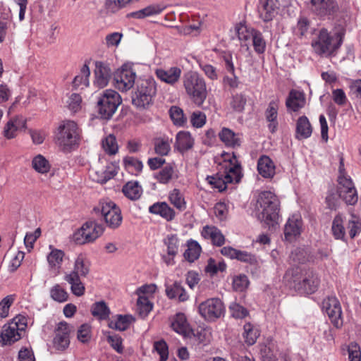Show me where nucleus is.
<instances>
[{
    "mask_svg": "<svg viewBox=\"0 0 361 361\" xmlns=\"http://www.w3.org/2000/svg\"><path fill=\"white\" fill-rule=\"evenodd\" d=\"M222 158L219 171L215 176L207 177L208 183L219 191L225 190L228 183H239L243 176L242 167L233 153H224Z\"/></svg>",
    "mask_w": 361,
    "mask_h": 361,
    "instance_id": "nucleus-1",
    "label": "nucleus"
},
{
    "mask_svg": "<svg viewBox=\"0 0 361 361\" xmlns=\"http://www.w3.org/2000/svg\"><path fill=\"white\" fill-rule=\"evenodd\" d=\"M280 202L276 195L271 191L259 193L256 203L258 218L269 227H274L279 224Z\"/></svg>",
    "mask_w": 361,
    "mask_h": 361,
    "instance_id": "nucleus-2",
    "label": "nucleus"
},
{
    "mask_svg": "<svg viewBox=\"0 0 361 361\" xmlns=\"http://www.w3.org/2000/svg\"><path fill=\"white\" fill-rule=\"evenodd\" d=\"M182 84L190 99L196 106H201L208 94L204 78L197 72L188 71L183 74Z\"/></svg>",
    "mask_w": 361,
    "mask_h": 361,
    "instance_id": "nucleus-3",
    "label": "nucleus"
},
{
    "mask_svg": "<svg viewBox=\"0 0 361 361\" xmlns=\"http://www.w3.org/2000/svg\"><path fill=\"white\" fill-rule=\"evenodd\" d=\"M80 130L73 121L65 120L57 127L54 141L61 150L71 152L79 145Z\"/></svg>",
    "mask_w": 361,
    "mask_h": 361,
    "instance_id": "nucleus-4",
    "label": "nucleus"
},
{
    "mask_svg": "<svg viewBox=\"0 0 361 361\" xmlns=\"http://www.w3.org/2000/svg\"><path fill=\"white\" fill-rule=\"evenodd\" d=\"M157 94V83L152 77L140 78L132 95V103L138 109H146L152 103Z\"/></svg>",
    "mask_w": 361,
    "mask_h": 361,
    "instance_id": "nucleus-5",
    "label": "nucleus"
},
{
    "mask_svg": "<svg viewBox=\"0 0 361 361\" xmlns=\"http://www.w3.org/2000/svg\"><path fill=\"white\" fill-rule=\"evenodd\" d=\"M342 44V37L338 34L331 35L326 29L319 31L317 38L312 41L314 51L321 56L329 57L334 54Z\"/></svg>",
    "mask_w": 361,
    "mask_h": 361,
    "instance_id": "nucleus-6",
    "label": "nucleus"
},
{
    "mask_svg": "<svg viewBox=\"0 0 361 361\" xmlns=\"http://www.w3.org/2000/svg\"><path fill=\"white\" fill-rule=\"evenodd\" d=\"M27 326V319L18 315L12 321L4 324L0 334L2 346L11 345L19 341Z\"/></svg>",
    "mask_w": 361,
    "mask_h": 361,
    "instance_id": "nucleus-7",
    "label": "nucleus"
},
{
    "mask_svg": "<svg viewBox=\"0 0 361 361\" xmlns=\"http://www.w3.org/2000/svg\"><path fill=\"white\" fill-rule=\"evenodd\" d=\"M96 214H100L107 226L115 229L118 228L123 220L120 208L110 200H102L98 204L94 207Z\"/></svg>",
    "mask_w": 361,
    "mask_h": 361,
    "instance_id": "nucleus-8",
    "label": "nucleus"
},
{
    "mask_svg": "<svg viewBox=\"0 0 361 361\" xmlns=\"http://www.w3.org/2000/svg\"><path fill=\"white\" fill-rule=\"evenodd\" d=\"M121 103L120 94L113 90H106L97 100V112L103 119H109Z\"/></svg>",
    "mask_w": 361,
    "mask_h": 361,
    "instance_id": "nucleus-9",
    "label": "nucleus"
},
{
    "mask_svg": "<svg viewBox=\"0 0 361 361\" xmlns=\"http://www.w3.org/2000/svg\"><path fill=\"white\" fill-rule=\"evenodd\" d=\"M298 272V268L288 270L285 274V279L290 282H293L295 284L294 287L302 293L312 294L314 293L319 283L317 275L313 271H308L306 272L302 281H298V278L296 276Z\"/></svg>",
    "mask_w": 361,
    "mask_h": 361,
    "instance_id": "nucleus-10",
    "label": "nucleus"
},
{
    "mask_svg": "<svg viewBox=\"0 0 361 361\" xmlns=\"http://www.w3.org/2000/svg\"><path fill=\"white\" fill-rule=\"evenodd\" d=\"M137 73L133 66L125 63L114 73V83L116 89L121 92H128L135 85Z\"/></svg>",
    "mask_w": 361,
    "mask_h": 361,
    "instance_id": "nucleus-11",
    "label": "nucleus"
},
{
    "mask_svg": "<svg viewBox=\"0 0 361 361\" xmlns=\"http://www.w3.org/2000/svg\"><path fill=\"white\" fill-rule=\"evenodd\" d=\"M104 232L103 226L94 221H89L82 224L73 233V240L78 244L92 243Z\"/></svg>",
    "mask_w": 361,
    "mask_h": 361,
    "instance_id": "nucleus-12",
    "label": "nucleus"
},
{
    "mask_svg": "<svg viewBox=\"0 0 361 361\" xmlns=\"http://www.w3.org/2000/svg\"><path fill=\"white\" fill-rule=\"evenodd\" d=\"M225 307L222 301L217 298H209L198 306V312L206 321L214 322L224 313Z\"/></svg>",
    "mask_w": 361,
    "mask_h": 361,
    "instance_id": "nucleus-13",
    "label": "nucleus"
},
{
    "mask_svg": "<svg viewBox=\"0 0 361 361\" xmlns=\"http://www.w3.org/2000/svg\"><path fill=\"white\" fill-rule=\"evenodd\" d=\"M322 308L336 328L339 329L343 326L341 307L336 298L328 297L324 299L322 302Z\"/></svg>",
    "mask_w": 361,
    "mask_h": 361,
    "instance_id": "nucleus-14",
    "label": "nucleus"
},
{
    "mask_svg": "<svg viewBox=\"0 0 361 361\" xmlns=\"http://www.w3.org/2000/svg\"><path fill=\"white\" fill-rule=\"evenodd\" d=\"M71 330L72 327L66 322H61L57 324L53 339V345L56 350H63L68 347Z\"/></svg>",
    "mask_w": 361,
    "mask_h": 361,
    "instance_id": "nucleus-15",
    "label": "nucleus"
},
{
    "mask_svg": "<svg viewBox=\"0 0 361 361\" xmlns=\"http://www.w3.org/2000/svg\"><path fill=\"white\" fill-rule=\"evenodd\" d=\"M338 183L340 185L338 188L339 196L347 204L350 205L355 204L357 202L358 197L352 180L341 175L338 177Z\"/></svg>",
    "mask_w": 361,
    "mask_h": 361,
    "instance_id": "nucleus-16",
    "label": "nucleus"
},
{
    "mask_svg": "<svg viewBox=\"0 0 361 361\" xmlns=\"http://www.w3.org/2000/svg\"><path fill=\"white\" fill-rule=\"evenodd\" d=\"M49 252L47 255L48 270L52 276H56L61 274L65 253L62 250L57 249L52 245H49Z\"/></svg>",
    "mask_w": 361,
    "mask_h": 361,
    "instance_id": "nucleus-17",
    "label": "nucleus"
},
{
    "mask_svg": "<svg viewBox=\"0 0 361 361\" xmlns=\"http://www.w3.org/2000/svg\"><path fill=\"white\" fill-rule=\"evenodd\" d=\"M257 9L259 18L264 22H268L278 13L279 2L278 0H260Z\"/></svg>",
    "mask_w": 361,
    "mask_h": 361,
    "instance_id": "nucleus-18",
    "label": "nucleus"
},
{
    "mask_svg": "<svg viewBox=\"0 0 361 361\" xmlns=\"http://www.w3.org/2000/svg\"><path fill=\"white\" fill-rule=\"evenodd\" d=\"M111 75V70L109 66L104 62L95 63L94 85L99 89L107 86Z\"/></svg>",
    "mask_w": 361,
    "mask_h": 361,
    "instance_id": "nucleus-19",
    "label": "nucleus"
},
{
    "mask_svg": "<svg viewBox=\"0 0 361 361\" xmlns=\"http://www.w3.org/2000/svg\"><path fill=\"white\" fill-rule=\"evenodd\" d=\"M311 4L312 9L321 16L334 14L338 10L336 0H311Z\"/></svg>",
    "mask_w": 361,
    "mask_h": 361,
    "instance_id": "nucleus-20",
    "label": "nucleus"
},
{
    "mask_svg": "<svg viewBox=\"0 0 361 361\" xmlns=\"http://www.w3.org/2000/svg\"><path fill=\"white\" fill-rule=\"evenodd\" d=\"M302 219L299 214L292 215L287 221L284 228V235L287 240H292L299 235L302 231Z\"/></svg>",
    "mask_w": 361,
    "mask_h": 361,
    "instance_id": "nucleus-21",
    "label": "nucleus"
},
{
    "mask_svg": "<svg viewBox=\"0 0 361 361\" xmlns=\"http://www.w3.org/2000/svg\"><path fill=\"white\" fill-rule=\"evenodd\" d=\"M118 173V167L114 164H109L105 169H94L90 171V177L94 181L104 183L113 178Z\"/></svg>",
    "mask_w": 361,
    "mask_h": 361,
    "instance_id": "nucleus-22",
    "label": "nucleus"
},
{
    "mask_svg": "<svg viewBox=\"0 0 361 361\" xmlns=\"http://www.w3.org/2000/svg\"><path fill=\"white\" fill-rule=\"evenodd\" d=\"M25 128H26V120L21 116H17L6 123L4 129V135L7 139L14 138L18 131Z\"/></svg>",
    "mask_w": 361,
    "mask_h": 361,
    "instance_id": "nucleus-23",
    "label": "nucleus"
},
{
    "mask_svg": "<svg viewBox=\"0 0 361 361\" xmlns=\"http://www.w3.org/2000/svg\"><path fill=\"white\" fill-rule=\"evenodd\" d=\"M149 212L159 215L167 221H173L176 216L174 209L165 202H158L153 204L149 207Z\"/></svg>",
    "mask_w": 361,
    "mask_h": 361,
    "instance_id": "nucleus-24",
    "label": "nucleus"
},
{
    "mask_svg": "<svg viewBox=\"0 0 361 361\" xmlns=\"http://www.w3.org/2000/svg\"><path fill=\"white\" fill-rule=\"evenodd\" d=\"M276 167L273 161L269 157L261 156L257 161V171L259 173L265 178H271L275 175Z\"/></svg>",
    "mask_w": 361,
    "mask_h": 361,
    "instance_id": "nucleus-25",
    "label": "nucleus"
},
{
    "mask_svg": "<svg viewBox=\"0 0 361 361\" xmlns=\"http://www.w3.org/2000/svg\"><path fill=\"white\" fill-rule=\"evenodd\" d=\"M278 109L279 100L274 99L269 103L268 107L265 111V118L269 123L268 128L271 133H274L278 128Z\"/></svg>",
    "mask_w": 361,
    "mask_h": 361,
    "instance_id": "nucleus-26",
    "label": "nucleus"
},
{
    "mask_svg": "<svg viewBox=\"0 0 361 361\" xmlns=\"http://www.w3.org/2000/svg\"><path fill=\"white\" fill-rule=\"evenodd\" d=\"M156 75L161 81L169 85H174L180 78L181 70L178 67H171L167 70L160 68L156 71Z\"/></svg>",
    "mask_w": 361,
    "mask_h": 361,
    "instance_id": "nucleus-27",
    "label": "nucleus"
},
{
    "mask_svg": "<svg viewBox=\"0 0 361 361\" xmlns=\"http://www.w3.org/2000/svg\"><path fill=\"white\" fill-rule=\"evenodd\" d=\"M201 234L204 238L211 240L212 243L216 246H221L225 243L224 235L215 226H204Z\"/></svg>",
    "mask_w": 361,
    "mask_h": 361,
    "instance_id": "nucleus-28",
    "label": "nucleus"
},
{
    "mask_svg": "<svg viewBox=\"0 0 361 361\" xmlns=\"http://www.w3.org/2000/svg\"><path fill=\"white\" fill-rule=\"evenodd\" d=\"M305 104V97L302 92L292 90L286 99V105L288 109L297 111L302 108Z\"/></svg>",
    "mask_w": 361,
    "mask_h": 361,
    "instance_id": "nucleus-29",
    "label": "nucleus"
},
{
    "mask_svg": "<svg viewBox=\"0 0 361 361\" xmlns=\"http://www.w3.org/2000/svg\"><path fill=\"white\" fill-rule=\"evenodd\" d=\"M122 192L124 195L132 201L139 200L142 193L143 190L138 181H128L122 188Z\"/></svg>",
    "mask_w": 361,
    "mask_h": 361,
    "instance_id": "nucleus-30",
    "label": "nucleus"
},
{
    "mask_svg": "<svg viewBox=\"0 0 361 361\" xmlns=\"http://www.w3.org/2000/svg\"><path fill=\"white\" fill-rule=\"evenodd\" d=\"M194 140L188 131H180L176 134L174 147L179 152H183L192 147Z\"/></svg>",
    "mask_w": 361,
    "mask_h": 361,
    "instance_id": "nucleus-31",
    "label": "nucleus"
},
{
    "mask_svg": "<svg viewBox=\"0 0 361 361\" xmlns=\"http://www.w3.org/2000/svg\"><path fill=\"white\" fill-rule=\"evenodd\" d=\"M220 140L228 147H239L241 143V137L239 134L235 133L228 128H223L219 133Z\"/></svg>",
    "mask_w": 361,
    "mask_h": 361,
    "instance_id": "nucleus-32",
    "label": "nucleus"
},
{
    "mask_svg": "<svg viewBox=\"0 0 361 361\" xmlns=\"http://www.w3.org/2000/svg\"><path fill=\"white\" fill-rule=\"evenodd\" d=\"M64 280L71 285V290L73 295L76 296H82L85 293V285L79 277L75 273H66Z\"/></svg>",
    "mask_w": 361,
    "mask_h": 361,
    "instance_id": "nucleus-33",
    "label": "nucleus"
},
{
    "mask_svg": "<svg viewBox=\"0 0 361 361\" xmlns=\"http://www.w3.org/2000/svg\"><path fill=\"white\" fill-rule=\"evenodd\" d=\"M178 178L176 166L173 164H169L163 167L155 176L157 180L162 184H167L173 179Z\"/></svg>",
    "mask_w": 361,
    "mask_h": 361,
    "instance_id": "nucleus-34",
    "label": "nucleus"
},
{
    "mask_svg": "<svg viewBox=\"0 0 361 361\" xmlns=\"http://www.w3.org/2000/svg\"><path fill=\"white\" fill-rule=\"evenodd\" d=\"M312 133V126L308 118L305 116H300L296 123V138L302 140L308 138Z\"/></svg>",
    "mask_w": 361,
    "mask_h": 361,
    "instance_id": "nucleus-35",
    "label": "nucleus"
},
{
    "mask_svg": "<svg viewBox=\"0 0 361 361\" xmlns=\"http://www.w3.org/2000/svg\"><path fill=\"white\" fill-rule=\"evenodd\" d=\"M166 293L170 299L178 298L180 302H185L188 300L189 295L180 283L175 282L166 288Z\"/></svg>",
    "mask_w": 361,
    "mask_h": 361,
    "instance_id": "nucleus-36",
    "label": "nucleus"
},
{
    "mask_svg": "<svg viewBox=\"0 0 361 361\" xmlns=\"http://www.w3.org/2000/svg\"><path fill=\"white\" fill-rule=\"evenodd\" d=\"M171 327L176 333L185 336L189 332V325L185 315L183 313H178L174 317Z\"/></svg>",
    "mask_w": 361,
    "mask_h": 361,
    "instance_id": "nucleus-37",
    "label": "nucleus"
},
{
    "mask_svg": "<svg viewBox=\"0 0 361 361\" xmlns=\"http://www.w3.org/2000/svg\"><path fill=\"white\" fill-rule=\"evenodd\" d=\"M259 329L251 323H246L242 334L245 343L248 345H254L259 336Z\"/></svg>",
    "mask_w": 361,
    "mask_h": 361,
    "instance_id": "nucleus-38",
    "label": "nucleus"
},
{
    "mask_svg": "<svg viewBox=\"0 0 361 361\" xmlns=\"http://www.w3.org/2000/svg\"><path fill=\"white\" fill-rule=\"evenodd\" d=\"M90 68L87 64L85 63L80 68L79 74L75 76L73 80V85L76 88L81 86L88 87L90 85Z\"/></svg>",
    "mask_w": 361,
    "mask_h": 361,
    "instance_id": "nucleus-39",
    "label": "nucleus"
},
{
    "mask_svg": "<svg viewBox=\"0 0 361 361\" xmlns=\"http://www.w3.org/2000/svg\"><path fill=\"white\" fill-rule=\"evenodd\" d=\"M172 140L169 137H157L154 141V152L160 156H166L171 151Z\"/></svg>",
    "mask_w": 361,
    "mask_h": 361,
    "instance_id": "nucleus-40",
    "label": "nucleus"
},
{
    "mask_svg": "<svg viewBox=\"0 0 361 361\" xmlns=\"http://www.w3.org/2000/svg\"><path fill=\"white\" fill-rule=\"evenodd\" d=\"M331 231L334 237L337 240H345V231L343 226V218L342 215L338 214L335 216L331 226Z\"/></svg>",
    "mask_w": 361,
    "mask_h": 361,
    "instance_id": "nucleus-41",
    "label": "nucleus"
},
{
    "mask_svg": "<svg viewBox=\"0 0 361 361\" xmlns=\"http://www.w3.org/2000/svg\"><path fill=\"white\" fill-rule=\"evenodd\" d=\"M169 200L177 209L182 212L186 209V202L183 195L176 188L173 189L169 194Z\"/></svg>",
    "mask_w": 361,
    "mask_h": 361,
    "instance_id": "nucleus-42",
    "label": "nucleus"
},
{
    "mask_svg": "<svg viewBox=\"0 0 361 361\" xmlns=\"http://www.w3.org/2000/svg\"><path fill=\"white\" fill-rule=\"evenodd\" d=\"M89 263L82 255H78L75 260L74 268L69 273H75L79 277L86 276L89 273Z\"/></svg>",
    "mask_w": 361,
    "mask_h": 361,
    "instance_id": "nucleus-43",
    "label": "nucleus"
},
{
    "mask_svg": "<svg viewBox=\"0 0 361 361\" xmlns=\"http://www.w3.org/2000/svg\"><path fill=\"white\" fill-rule=\"evenodd\" d=\"M133 321L134 319L131 315H118L116 321H111L109 323V327L118 331H125Z\"/></svg>",
    "mask_w": 361,
    "mask_h": 361,
    "instance_id": "nucleus-44",
    "label": "nucleus"
},
{
    "mask_svg": "<svg viewBox=\"0 0 361 361\" xmlns=\"http://www.w3.org/2000/svg\"><path fill=\"white\" fill-rule=\"evenodd\" d=\"M32 166L37 172L42 174L49 172L51 168L49 161L41 154H38L33 158Z\"/></svg>",
    "mask_w": 361,
    "mask_h": 361,
    "instance_id": "nucleus-45",
    "label": "nucleus"
},
{
    "mask_svg": "<svg viewBox=\"0 0 361 361\" xmlns=\"http://www.w3.org/2000/svg\"><path fill=\"white\" fill-rule=\"evenodd\" d=\"M102 145L104 151L109 155H115L118 151L116 138L112 134L102 140Z\"/></svg>",
    "mask_w": 361,
    "mask_h": 361,
    "instance_id": "nucleus-46",
    "label": "nucleus"
},
{
    "mask_svg": "<svg viewBox=\"0 0 361 361\" xmlns=\"http://www.w3.org/2000/svg\"><path fill=\"white\" fill-rule=\"evenodd\" d=\"M247 99L243 93L233 94L230 101V106L234 112L241 113L245 109Z\"/></svg>",
    "mask_w": 361,
    "mask_h": 361,
    "instance_id": "nucleus-47",
    "label": "nucleus"
},
{
    "mask_svg": "<svg viewBox=\"0 0 361 361\" xmlns=\"http://www.w3.org/2000/svg\"><path fill=\"white\" fill-rule=\"evenodd\" d=\"M201 250L198 243L192 240L188 243V249L184 252V257L190 262H193L200 257Z\"/></svg>",
    "mask_w": 361,
    "mask_h": 361,
    "instance_id": "nucleus-48",
    "label": "nucleus"
},
{
    "mask_svg": "<svg viewBox=\"0 0 361 361\" xmlns=\"http://www.w3.org/2000/svg\"><path fill=\"white\" fill-rule=\"evenodd\" d=\"M92 315L99 319H106L109 317L110 310L103 301L95 302L91 308Z\"/></svg>",
    "mask_w": 361,
    "mask_h": 361,
    "instance_id": "nucleus-49",
    "label": "nucleus"
},
{
    "mask_svg": "<svg viewBox=\"0 0 361 361\" xmlns=\"http://www.w3.org/2000/svg\"><path fill=\"white\" fill-rule=\"evenodd\" d=\"M161 9L159 6H149L141 10L132 12L128 14L129 17L141 19L145 17L152 16L161 13Z\"/></svg>",
    "mask_w": 361,
    "mask_h": 361,
    "instance_id": "nucleus-50",
    "label": "nucleus"
},
{
    "mask_svg": "<svg viewBox=\"0 0 361 361\" xmlns=\"http://www.w3.org/2000/svg\"><path fill=\"white\" fill-rule=\"evenodd\" d=\"M226 269V264L224 260L216 262L212 258H209L207 261V264L205 267V271L210 275H214L219 271L223 272Z\"/></svg>",
    "mask_w": 361,
    "mask_h": 361,
    "instance_id": "nucleus-51",
    "label": "nucleus"
},
{
    "mask_svg": "<svg viewBox=\"0 0 361 361\" xmlns=\"http://www.w3.org/2000/svg\"><path fill=\"white\" fill-rule=\"evenodd\" d=\"M255 31L256 30L248 27L243 24H240L236 27L238 37L240 42L245 43V45H247V43L250 41Z\"/></svg>",
    "mask_w": 361,
    "mask_h": 361,
    "instance_id": "nucleus-52",
    "label": "nucleus"
},
{
    "mask_svg": "<svg viewBox=\"0 0 361 361\" xmlns=\"http://www.w3.org/2000/svg\"><path fill=\"white\" fill-rule=\"evenodd\" d=\"M137 311L140 316L145 317L152 310V303L146 295H140L137 301Z\"/></svg>",
    "mask_w": 361,
    "mask_h": 361,
    "instance_id": "nucleus-53",
    "label": "nucleus"
},
{
    "mask_svg": "<svg viewBox=\"0 0 361 361\" xmlns=\"http://www.w3.org/2000/svg\"><path fill=\"white\" fill-rule=\"evenodd\" d=\"M347 228L348 230L349 235L351 238L360 234L361 232V220L355 215H352L350 219L348 221Z\"/></svg>",
    "mask_w": 361,
    "mask_h": 361,
    "instance_id": "nucleus-54",
    "label": "nucleus"
},
{
    "mask_svg": "<svg viewBox=\"0 0 361 361\" xmlns=\"http://www.w3.org/2000/svg\"><path fill=\"white\" fill-rule=\"evenodd\" d=\"M252 42L255 51L258 54H262L266 49V42L262 36V34L256 30L250 39Z\"/></svg>",
    "mask_w": 361,
    "mask_h": 361,
    "instance_id": "nucleus-55",
    "label": "nucleus"
},
{
    "mask_svg": "<svg viewBox=\"0 0 361 361\" xmlns=\"http://www.w3.org/2000/svg\"><path fill=\"white\" fill-rule=\"evenodd\" d=\"M170 116L174 125L183 126L186 123L183 110L178 106H172L170 109Z\"/></svg>",
    "mask_w": 361,
    "mask_h": 361,
    "instance_id": "nucleus-56",
    "label": "nucleus"
},
{
    "mask_svg": "<svg viewBox=\"0 0 361 361\" xmlns=\"http://www.w3.org/2000/svg\"><path fill=\"white\" fill-rule=\"evenodd\" d=\"M50 295L53 300L59 302L66 301L68 297L66 290L59 284L54 286L51 288Z\"/></svg>",
    "mask_w": 361,
    "mask_h": 361,
    "instance_id": "nucleus-57",
    "label": "nucleus"
},
{
    "mask_svg": "<svg viewBox=\"0 0 361 361\" xmlns=\"http://www.w3.org/2000/svg\"><path fill=\"white\" fill-rule=\"evenodd\" d=\"M164 244L167 247V253L169 256L174 257L178 250V238L175 235H168L164 239Z\"/></svg>",
    "mask_w": 361,
    "mask_h": 361,
    "instance_id": "nucleus-58",
    "label": "nucleus"
},
{
    "mask_svg": "<svg viewBox=\"0 0 361 361\" xmlns=\"http://www.w3.org/2000/svg\"><path fill=\"white\" fill-rule=\"evenodd\" d=\"M232 283L233 288L235 291L243 292L248 287L249 281L245 275L240 274L233 277Z\"/></svg>",
    "mask_w": 361,
    "mask_h": 361,
    "instance_id": "nucleus-59",
    "label": "nucleus"
},
{
    "mask_svg": "<svg viewBox=\"0 0 361 361\" xmlns=\"http://www.w3.org/2000/svg\"><path fill=\"white\" fill-rule=\"evenodd\" d=\"M15 300V295H9L5 297L0 302V319L6 318L8 316L9 309Z\"/></svg>",
    "mask_w": 361,
    "mask_h": 361,
    "instance_id": "nucleus-60",
    "label": "nucleus"
},
{
    "mask_svg": "<svg viewBox=\"0 0 361 361\" xmlns=\"http://www.w3.org/2000/svg\"><path fill=\"white\" fill-rule=\"evenodd\" d=\"M81 97L76 93H73L68 97L66 104L70 111L77 112L81 108Z\"/></svg>",
    "mask_w": 361,
    "mask_h": 361,
    "instance_id": "nucleus-61",
    "label": "nucleus"
},
{
    "mask_svg": "<svg viewBox=\"0 0 361 361\" xmlns=\"http://www.w3.org/2000/svg\"><path fill=\"white\" fill-rule=\"evenodd\" d=\"M309 29V21L305 17L299 18L296 26L293 29L295 35L302 37L306 35Z\"/></svg>",
    "mask_w": 361,
    "mask_h": 361,
    "instance_id": "nucleus-62",
    "label": "nucleus"
},
{
    "mask_svg": "<svg viewBox=\"0 0 361 361\" xmlns=\"http://www.w3.org/2000/svg\"><path fill=\"white\" fill-rule=\"evenodd\" d=\"M154 350L159 355L160 361H166L168 359L169 350L166 343L163 341H158L154 343Z\"/></svg>",
    "mask_w": 361,
    "mask_h": 361,
    "instance_id": "nucleus-63",
    "label": "nucleus"
},
{
    "mask_svg": "<svg viewBox=\"0 0 361 361\" xmlns=\"http://www.w3.org/2000/svg\"><path fill=\"white\" fill-rule=\"evenodd\" d=\"M260 354L264 361H275L276 360V353L271 344L262 346Z\"/></svg>",
    "mask_w": 361,
    "mask_h": 361,
    "instance_id": "nucleus-64",
    "label": "nucleus"
}]
</instances>
